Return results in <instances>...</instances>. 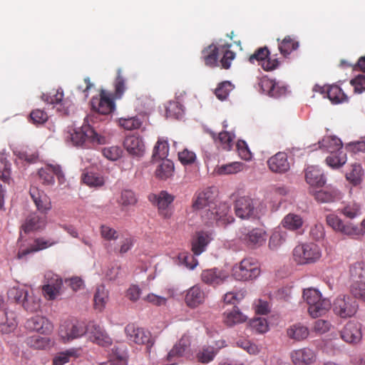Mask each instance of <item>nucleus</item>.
<instances>
[{
    "label": "nucleus",
    "mask_w": 365,
    "mask_h": 365,
    "mask_svg": "<svg viewBox=\"0 0 365 365\" xmlns=\"http://www.w3.org/2000/svg\"><path fill=\"white\" fill-rule=\"evenodd\" d=\"M215 192L211 187H208L197 195L192 207L196 210H205L208 220L223 223L232 222L233 217L228 216L230 207L226 203H220L217 207L215 202Z\"/></svg>",
    "instance_id": "obj_1"
},
{
    "label": "nucleus",
    "mask_w": 365,
    "mask_h": 365,
    "mask_svg": "<svg viewBox=\"0 0 365 365\" xmlns=\"http://www.w3.org/2000/svg\"><path fill=\"white\" fill-rule=\"evenodd\" d=\"M230 43H225L217 46L212 43L202 51V58L205 64L209 67H215L218 66V55L221 51L223 53L220 59V64L225 69H228L231 66V62L235 58V53L230 50Z\"/></svg>",
    "instance_id": "obj_2"
},
{
    "label": "nucleus",
    "mask_w": 365,
    "mask_h": 365,
    "mask_svg": "<svg viewBox=\"0 0 365 365\" xmlns=\"http://www.w3.org/2000/svg\"><path fill=\"white\" fill-rule=\"evenodd\" d=\"M322 256L320 247L314 242H306L297 245L293 250V259L301 265L314 264Z\"/></svg>",
    "instance_id": "obj_3"
},
{
    "label": "nucleus",
    "mask_w": 365,
    "mask_h": 365,
    "mask_svg": "<svg viewBox=\"0 0 365 365\" xmlns=\"http://www.w3.org/2000/svg\"><path fill=\"white\" fill-rule=\"evenodd\" d=\"M70 139L73 145L77 147L89 148L90 143L103 144L105 138L99 135L89 125L84 123L81 128L75 129L70 134Z\"/></svg>",
    "instance_id": "obj_4"
},
{
    "label": "nucleus",
    "mask_w": 365,
    "mask_h": 365,
    "mask_svg": "<svg viewBox=\"0 0 365 365\" xmlns=\"http://www.w3.org/2000/svg\"><path fill=\"white\" fill-rule=\"evenodd\" d=\"M260 274L258 262L253 258H245L234 266L232 275L239 281H248L256 279Z\"/></svg>",
    "instance_id": "obj_5"
},
{
    "label": "nucleus",
    "mask_w": 365,
    "mask_h": 365,
    "mask_svg": "<svg viewBox=\"0 0 365 365\" xmlns=\"http://www.w3.org/2000/svg\"><path fill=\"white\" fill-rule=\"evenodd\" d=\"M358 309V302L350 295L340 294L333 302V312L341 318L346 319L354 317Z\"/></svg>",
    "instance_id": "obj_6"
},
{
    "label": "nucleus",
    "mask_w": 365,
    "mask_h": 365,
    "mask_svg": "<svg viewBox=\"0 0 365 365\" xmlns=\"http://www.w3.org/2000/svg\"><path fill=\"white\" fill-rule=\"evenodd\" d=\"M63 280L58 275L48 272L45 274V284L42 287V292L48 300H54L61 294Z\"/></svg>",
    "instance_id": "obj_7"
},
{
    "label": "nucleus",
    "mask_w": 365,
    "mask_h": 365,
    "mask_svg": "<svg viewBox=\"0 0 365 365\" xmlns=\"http://www.w3.org/2000/svg\"><path fill=\"white\" fill-rule=\"evenodd\" d=\"M86 334V327L78 322L65 321L59 328V335L64 341L73 340Z\"/></svg>",
    "instance_id": "obj_8"
},
{
    "label": "nucleus",
    "mask_w": 365,
    "mask_h": 365,
    "mask_svg": "<svg viewBox=\"0 0 365 365\" xmlns=\"http://www.w3.org/2000/svg\"><path fill=\"white\" fill-rule=\"evenodd\" d=\"M125 332L128 340L136 344H146L151 346L153 344L150 332L135 326L134 324H128L125 328Z\"/></svg>",
    "instance_id": "obj_9"
},
{
    "label": "nucleus",
    "mask_w": 365,
    "mask_h": 365,
    "mask_svg": "<svg viewBox=\"0 0 365 365\" xmlns=\"http://www.w3.org/2000/svg\"><path fill=\"white\" fill-rule=\"evenodd\" d=\"M235 211L236 215L243 220L255 218L258 215L253 200L248 197H241L236 200Z\"/></svg>",
    "instance_id": "obj_10"
},
{
    "label": "nucleus",
    "mask_w": 365,
    "mask_h": 365,
    "mask_svg": "<svg viewBox=\"0 0 365 365\" xmlns=\"http://www.w3.org/2000/svg\"><path fill=\"white\" fill-rule=\"evenodd\" d=\"M86 334L88 338L99 346L107 347L112 344V339L98 324L89 322L86 327Z\"/></svg>",
    "instance_id": "obj_11"
},
{
    "label": "nucleus",
    "mask_w": 365,
    "mask_h": 365,
    "mask_svg": "<svg viewBox=\"0 0 365 365\" xmlns=\"http://www.w3.org/2000/svg\"><path fill=\"white\" fill-rule=\"evenodd\" d=\"M240 238L248 247L255 249L264 245L267 233L261 228H254L248 232L242 233Z\"/></svg>",
    "instance_id": "obj_12"
},
{
    "label": "nucleus",
    "mask_w": 365,
    "mask_h": 365,
    "mask_svg": "<svg viewBox=\"0 0 365 365\" xmlns=\"http://www.w3.org/2000/svg\"><path fill=\"white\" fill-rule=\"evenodd\" d=\"M91 106L93 110L103 115H108L115 109V103L110 95L101 91L100 98H93Z\"/></svg>",
    "instance_id": "obj_13"
},
{
    "label": "nucleus",
    "mask_w": 365,
    "mask_h": 365,
    "mask_svg": "<svg viewBox=\"0 0 365 365\" xmlns=\"http://www.w3.org/2000/svg\"><path fill=\"white\" fill-rule=\"evenodd\" d=\"M341 337L347 343H358L362 338L361 324L356 321L348 322L341 331Z\"/></svg>",
    "instance_id": "obj_14"
},
{
    "label": "nucleus",
    "mask_w": 365,
    "mask_h": 365,
    "mask_svg": "<svg viewBox=\"0 0 365 365\" xmlns=\"http://www.w3.org/2000/svg\"><path fill=\"white\" fill-rule=\"evenodd\" d=\"M314 91L319 92L322 94L326 93L329 99L333 103L337 104L346 102L348 101L347 96L337 85H331L327 86H320L319 85H316L314 88Z\"/></svg>",
    "instance_id": "obj_15"
},
{
    "label": "nucleus",
    "mask_w": 365,
    "mask_h": 365,
    "mask_svg": "<svg viewBox=\"0 0 365 365\" xmlns=\"http://www.w3.org/2000/svg\"><path fill=\"white\" fill-rule=\"evenodd\" d=\"M149 200L157 205L159 212L165 218L170 217L171 213L168 210L169 205L173 202L174 197L166 191H161L158 195H152Z\"/></svg>",
    "instance_id": "obj_16"
},
{
    "label": "nucleus",
    "mask_w": 365,
    "mask_h": 365,
    "mask_svg": "<svg viewBox=\"0 0 365 365\" xmlns=\"http://www.w3.org/2000/svg\"><path fill=\"white\" fill-rule=\"evenodd\" d=\"M270 170L274 173H284L290 168L287 154L284 152H278L267 160Z\"/></svg>",
    "instance_id": "obj_17"
},
{
    "label": "nucleus",
    "mask_w": 365,
    "mask_h": 365,
    "mask_svg": "<svg viewBox=\"0 0 365 365\" xmlns=\"http://www.w3.org/2000/svg\"><path fill=\"white\" fill-rule=\"evenodd\" d=\"M29 194L37 210L41 213H47L51 209L50 198L36 187H31Z\"/></svg>",
    "instance_id": "obj_18"
},
{
    "label": "nucleus",
    "mask_w": 365,
    "mask_h": 365,
    "mask_svg": "<svg viewBox=\"0 0 365 365\" xmlns=\"http://www.w3.org/2000/svg\"><path fill=\"white\" fill-rule=\"evenodd\" d=\"M228 277L227 274L217 268L203 270L201 273L202 281L208 285L217 286L223 283Z\"/></svg>",
    "instance_id": "obj_19"
},
{
    "label": "nucleus",
    "mask_w": 365,
    "mask_h": 365,
    "mask_svg": "<svg viewBox=\"0 0 365 365\" xmlns=\"http://www.w3.org/2000/svg\"><path fill=\"white\" fill-rule=\"evenodd\" d=\"M206 294L199 285L190 287L186 292L185 302L190 308H196L203 304Z\"/></svg>",
    "instance_id": "obj_20"
},
{
    "label": "nucleus",
    "mask_w": 365,
    "mask_h": 365,
    "mask_svg": "<svg viewBox=\"0 0 365 365\" xmlns=\"http://www.w3.org/2000/svg\"><path fill=\"white\" fill-rule=\"evenodd\" d=\"M291 358L295 365H309L316 361V354L312 349L305 347L293 351Z\"/></svg>",
    "instance_id": "obj_21"
},
{
    "label": "nucleus",
    "mask_w": 365,
    "mask_h": 365,
    "mask_svg": "<svg viewBox=\"0 0 365 365\" xmlns=\"http://www.w3.org/2000/svg\"><path fill=\"white\" fill-rule=\"evenodd\" d=\"M27 329L41 334H48L53 329L51 323L42 316H35L28 319L26 322Z\"/></svg>",
    "instance_id": "obj_22"
},
{
    "label": "nucleus",
    "mask_w": 365,
    "mask_h": 365,
    "mask_svg": "<svg viewBox=\"0 0 365 365\" xmlns=\"http://www.w3.org/2000/svg\"><path fill=\"white\" fill-rule=\"evenodd\" d=\"M45 226V217H40L38 214L34 212L29 215L26 217L21 228L25 233H29L43 230Z\"/></svg>",
    "instance_id": "obj_23"
},
{
    "label": "nucleus",
    "mask_w": 365,
    "mask_h": 365,
    "mask_svg": "<svg viewBox=\"0 0 365 365\" xmlns=\"http://www.w3.org/2000/svg\"><path fill=\"white\" fill-rule=\"evenodd\" d=\"M212 240V233L207 231L197 232L192 241V251L194 255H200Z\"/></svg>",
    "instance_id": "obj_24"
},
{
    "label": "nucleus",
    "mask_w": 365,
    "mask_h": 365,
    "mask_svg": "<svg viewBox=\"0 0 365 365\" xmlns=\"http://www.w3.org/2000/svg\"><path fill=\"white\" fill-rule=\"evenodd\" d=\"M123 145L126 150L134 156L140 157L145 151L144 143L138 136H127L124 140Z\"/></svg>",
    "instance_id": "obj_25"
},
{
    "label": "nucleus",
    "mask_w": 365,
    "mask_h": 365,
    "mask_svg": "<svg viewBox=\"0 0 365 365\" xmlns=\"http://www.w3.org/2000/svg\"><path fill=\"white\" fill-rule=\"evenodd\" d=\"M306 182L312 187H323L326 183L324 173L316 166H309L305 171Z\"/></svg>",
    "instance_id": "obj_26"
},
{
    "label": "nucleus",
    "mask_w": 365,
    "mask_h": 365,
    "mask_svg": "<svg viewBox=\"0 0 365 365\" xmlns=\"http://www.w3.org/2000/svg\"><path fill=\"white\" fill-rule=\"evenodd\" d=\"M287 334L289 339L295 341H302L308 337L309 329L302 323H296L287 328Z\"/></svg>",
    "instance_id": "obj_27"
},
{
    "label": "nucleus",
    "mask_w": 365,
    "mask_h": 365,
    "mask_svg": "<svg viewBox=\"0 0 365 365\" xmlns=\"http://www.w3.org/2000/svg\"><path fill=\"white\" fill-rule=\"evenodd\" d=\"M128 349L124 343L114 345L110 359L114 365H128Z\"/></svg>",
    "instance_id": "obj_28"
},
{
    "label": "nucleus",
    "mask_w": 365,
    "mask_h": 365,
    "mask_svg": "<svg viewBox=\"0 0 365 365\" xmlns=\"http://www.w3.org/2000/svg\"><path fill=\"white\" fill-rule=\"evenodd\" d=\"M346 153L344 151L342 148L329 153L326 158V163L330 168L336 169L342 167L346 163Z\"/></svg>",
    "instance_id": "obj_29"
},
{
    "label": "nucleus",
    "mask_w": 365,
    "mask_h": 365,
    "mask_svg": "<svg viewBox=\"0 0 365 365\" xmlns=\"http://www.w3.org/2000/svg\"><path fill=\"white\" fill-rule=\"evenodd\" d=\"M331 302L326 298H322L319 302L309 306L308 312L313 318H317L327 313L331 307Z\"/></svg>",
    "instance_id": "obj_30"
},
{
    "label": "nucleus",
    "mask_w": 365,
    "mask_h": 365,
    "mask_svg": "<svg viewBox=\"0 0 365 365\" xmlns=\"http://www.w3.org/2000/svg\"><path fill=\"white\" fill-rule=\"evenodd\" d=\"M189 346L190 341L188 337L183 336L168 353V360L171 361L176 358L182 356Z\"/></svg>",
    "instance_id": "obj_31"
},
{
    "label": "nucleus",
    "mask_w": 365,
    "mask_h": 365,
    "mask_svg": "<svg viewBox=\"0 0 365 365\" xmlns=\"http://www.w3.org/2000/svg\"><path fill=\"white\" fill-rule=\"evenodd\" d=\"M246 319L247 317L235 307L232 311L223 314V322L227 327H233L235 324L245 322Z\"/></svg>",
    "instance_id": "obj_32"
},
{
    "label": "nucleus",
    "mask_w": 365,
    "mask_h": 365,
    "mask_svg": "<svg viewBox=\"0 0 365 365\" xmlns=\"http://www.w3.org/2000/svg\"><path fill=\"white\" fill-rule=\"evenodd\" d=\"M246 168L245 163L241 162H232L217 166L215 171L218 175H232L243 171Z\"/></svg>",
    "instance_id": "obj_33"
},
{
    "label": "nucleus",
    "mask_w": 365,
    "mask_h": 365,
    "mask_svg": "<svg viewBox=\"0 0 365 365\" xmlns=\"http://www.w3.org/2000/svg\"><path fill=\"white\" fill-rule=\"evenodd\" d=\"M304 220L299 215L287 214L282 221V226L291 231H296L302 227Z\"/></svg>",
    "instance_id": "obj_34"
},
{
    "label": "nucleus",
    "mask_w": 365,
    "mask_h": 365,
    "mask_svg": "<svg viewBox=\"0 0 365 365\" xmlns=\"http://www.w3.org/2000/svg\"><path fill=\"white\" fill-rule=\"evenodd\" d=\"M313 195L317 202L322 203L331 202L340 197V193L336 189L320 190L315 192Z\"/></svg>",
    "instance_id": "obj_35"
},
{
    "label": "nucleus",
    "mask_w": 365,
    "mask_h": 365,
    "mask_svg": "<svg viewBox=\"0 0 365 365\" xmlns=\"http://www.w3.org/2000/svg\"><path fill=\"white\" fill-rule=\"evenodd\" d=\"M55 244H56V242L53 240H46L43 237L36 238L30 248L22 250L21 253H19V256L21 257L22 255H26L31 252H38L39 250L46 249Z\"/></svg>",
    "instance_id": "obj_36"
},
{
    "label": "nucleus",
    "mask_w": 365,
    "mask_h": 365,
    "mask_svg": "<svg viewBox=\"0 0 365 365\" xmlns=\"http://www.w3.org/2000/svg\"><path fill=\"white\" fill-rule=\"evenodd\" d=\"M319 148L326 150L329 153L342 148L341 140L336 136H326L319 142Z\"/></svg>",
    "instance_id": "obj_37"
},
{
    "label": "nucleus",
    "mask_w": 365,
    "mask_h": 365,
    "mask_svg": "<svg viewBox=\"0 0 365 365\" xmlns=\"http://www.w3.org/2000/svg\"><path fill=\"white\" fill-rule=\"evenodd\" d=\"M174 172V164L170 160H163L155 170V176L160 180H166L171 177Z\"/></svg>",
    "instance_id": "obj_38"
},
{
    "label": "nucleus",
    "mask_w": 365,
    "mask_h": 365,
    "mask_svg": "<svg viewBox=\"0 0 365 365\" xmlns=\"http://www.w3.org/2000/svg\"><path fill=\"white\" fill-rule=\"evenodd\" d=\"M81 180L84 184L91 187H99L104 185L105 180L102 175L93 172H85Z\"/></svg>",
    "instance_id": "obj_39"
},
{
    "label": "nucleus",
    "mask_w": 365,
    "mask_h": 365,
    "mask_svg": "<svg viewBox=\"0 0 365 365\" xmlns=\"http://www.w3.org/2000/svg\"><path fill=\"white\" fill-rule=\"evenodd\" d=\"M108 299V292L105 287H98L94 294V308L98 312H102Z\"/></svg>",
    "instance_id": "obj_40"
},
{
    "label": "nucleus",
    "mask_w": 365,
    "mask_h": 365,
    "mask_svg": "<svg viewBox=\"0 0 365 365\" xmlns=\"http://www.w3.org/2000/svg\"><path fill=\"white\" fill-rule=\"evenodd\" d=\"M42 100L48 104L64 106L66 101H63V92L61 88L52 90L48 93L42 95Z\"/></svg>",
    "instance_id": "obj_41"
},
{
    "label": "nucleus",
    "mask_w": 365,
    "mask_h": 365,
    "mask_svg": "<svg viewBox=\"0 0 365 365\" xmlns=\"http://www.w3.org/2000/svg\"><path fill=\"white\" fill-rule=\"evenodd\" d=\"M364 170L359 163H354L351 165V170L346 174V178L353 185H357L362 181Z\"/></svg>",
    "instance_id": "obj_42"
},
{
    "label": "nucleus",
    "mask_w": 365,
    "mask_h": 365,
    "mask_svg": "<svg viewBox=\"0 0 365 365\" xmlns=\"http://www.w3.org/2000/svg\"><path fill=\"white\" fill-rule=\"evenodd\" d=\"M298 47V41H295L290 36H285L278 44L279 50L284 56L290 54L293 51L297 50Z\"/></svg>",
    "instance_id": "obj_43"
},
{
    "label": "nucleus",
    "mask_w": 365,
    "mask_h": 365,
    "mask_svg": "<svg viewBox=\"0 0 365 365\" xmlns=\"http://www.w3.org/2000/svg\"><path fill=\"white\" fill-rule=\"evenodd\" d=\"M143 123V118L140 116L120 118L118 119L119 125L125 130H128L140 128L142 126Z\"/></svg>",
    "instance_id": "obj_44"
},
{
    "label": "nucleus",
    "mask_w": 365,
    "mask_h": 365,
    "mask_svg": "<svg viewBox=\"0 0 365 365\" xmlns=\"http://www.w3.org/2000/svg\"><path fill=\"white\" fill-rule=\"evenodd\" d=\"M212 137L215 141H218L225 150L231 149L233 145V140L235 138L233 133L227 131H222L218 135L215 133H212Z\"/></svg>",
    "instance_id": "obj_45"
},
{
    "label": "nucleus",
    "mask_w": 365,
    "mask_h": 365,
    "mask_svg": "<svg viewBox=\"0 0 365 365\" xmlns=\"http://www.w3.org/2000/svg\"><path fill=\"white\" fill-rule=\"evenodd\" d=\"M54 165H48L45 168H41L38 175L42 184L45 185H53L54 184Z\"/></svg>",
    "instance_id": "obj_46"
},
{
    "label": "nucleus",
    "mask_w": 365,
    "mask_h": 365,
    "mask_svg": "<svg viewBox=\"0 0 365 365\" xmlns=\"http://www.w3.org/2000/svg\"><path fill=\"white\" fill-rule=\"evenodd\" d=\"M26 342L28 346L35 349H44L50 345V340L48 337L41 336L38 334L28 337Z\"/></svg>",
    "instance_id": "obj_47"
},
{
    "label": "nucleus",
    "mask_w": 365,
    "mask_h": 365,
    "mask_svg": "<svg viewBox=\"0 0 365 365\" xmlns=\"http://www.w3.org/2000/svg\"><path fill=\"white\" fill-rule=\"evenodd\" d=\"M351 277L354 282H365V262H357L349 269Z\"/></svg>",
    "instance_id": "obj_48"
},
{
    "label": "nucleus",
    "mask_w": 365,
    "mask_h": 365,
    "mask_svg": "<svg viewBox=\"0 0 365 365\" xmlns=\"http://www.w3.org/2000/svg\"><path fill=\"white\" fill-rule=\"evenodd\" d=\"M217 353V350L213 346H203L197 354V359L199 362L207 364L212 361Z\"/></svg>",
    "instance_id": "obj_49"
},
{
    "label": "nucleus",
    "mask_w": 365,
    "mask_h": 365,
    "mask_svg": "<svg viewBox=\"0 0 365 365\" xmlns=\"http://www.w3.org/2000/svg\"><path fill=\"white\" fill-rule=\"evenodd\" d=\"M80 355L79 350L71 349L66 352L58 354L53 359V365H63L69 361L70 357L77 358Z\"/></svg>",
    "instance_id": "obj_50"
},
{
    "label": "nucleus",
    "mask_w": 365,
    "mask_h": 365,
    "mask_svg": "<svg viewBox=\"0 0 365 365\" xmlns=\"http://www.w3.org/2000/svg\"><path fill=\"white\" fill-rule=\"evenodd\" d=\"M114 97L115 98H121L126 90L125 78L122 76V69L117 70V76L114 81Z\"/></svg>",
    "instance_id": "obj_51"
},
{
    "label": "nucleus",
    "mask_w": 365,
    "mask_h": 365,
    "mask_svg": "<svg viewBox=\"0 0 365 365\" xmlns=\"http://www.w3.org/2000/svg\"><path fill=\"white\" fill-rule=\"evenodd\" d=\"M285 240L286 233L280 230H276L270 236L268 246L270 250H275L285 242Z\"/></svg>",
    "instance_id": "obj_52"
},
{
    "label": "nucleus",
    "mask_w": 365,
    "mask_h": 365,
    "mask_svg": "<svg viewBox=\"0 0 365 365\" xmlns=\"http://www.w3.org/2000/svg\"><path fill=\"white\" fill-rule=\"evenodd\" d=\"M5 317L6 321L5 322H1V333H10L14 331L16 326L17 323L16 321V315L14 312H5Z\"/></svg>",
    "instance_id": "obj_53"
},
{
    "label": "nucleus",
    "mask_w": 365,
    "mask_h": 365,
    "mask_svg": "<svg viewBox=\"0 0 365 365\" xmlns=\"http://www.w3.org/2000/svg\"><path fill=\"white\" fill-rule=\"evenodd\" d=\"M350 292L355 299L365 302V282H354L350 287Z\"/></svg>",
    "instance_id": "obj_54"
},
{
    "label": "nucleus",
    "mask_w": 365,
    "mask_h": 365,
    "mask_svg": "<svg viewBox=\"0 0 365 365\" xmlns=\"http://www.w3.org/2000/svg\"><path fill=\"white\" fill-rule=\"evenodd\" d=\"M234 86L230 81L220 83L215 91L217 98L221 101L225 100Z\"/></svg>",
    "instance_id": "obj_55"
},
{
    "label": "nucleus",
    "mask_w": 365,
    "mask_h": 365,
    "mask_svg": "<svg viewBox=\"0 0 365 365\" xmlns=\"http://www.w3.org/2000/svg\"><path fill=\"white\" fill-rule=\"evenodd\" d=\"M28 291L24 288L12 287L8 291V297L18 304H21L27 297Z\"/></svg>",
    "instance_id": "obj_56"
},
{
    "label": "nucleus",
    "mask_w": 365,
    "mask_h": 365,
    "mask_svg": "<svg viewBox=\"0 0 365 365\" xmlns=\"http://www.w3.org/2000/svg\"><path fill=\"white\" fill-rule=\"evenodd\" d=\"M21 304L26 311L34 312L40 307V300L34 296L30 295L28 292L27 297H25V299H24Z\"/></svg>",
    "instance_id": "obj_57"
},
{
    "label": "nucleus",
    "mask_w": 365,
    "mask_h": 365,
    "mask_svg": "<svg viewBox=\"0 0 365 365\" xmlns=\"http://www.w3.org/2000/svg\"><path fill=\"white\" fill-rule=\"evenodd\" d=\"M303 298L309 306L319 302V300L322 297L319 290L313 288H309L304 289Z\"/></svg>",
    "instance_id": "obj_58"
},
{
    "label": "nucleus",
    "mask_w": 365,
    "mask_h": 365,
    "mask_svg": "<svg viewBox=\"0 0 365 365\" xmlns=\"http://www.w3.org/2000/svg\"><path fill=\"white\" fill-rule=\"evenodd\" d=\"M339 232L352 237L362 236L364 235V230L361 229V227H359L358 226H354L351 223H344Z\"/></svg>",
    "instance_id": "obj_59"
},
{
    "label": "nucleus",
    "mask_w": 365,
    "mask_h": 365,
    "mask_svg": "<svg viewBox=\"0 0 365 365\" xmlns=\"http://www.w3.org/2000/svg\"><path fill=\"white\" fill-rule=\"evenodd\" d=\"M341 212L346 217L353 219L361 214V207L356 202L349 203L341 209Z\"/></svg>",
    "instance_id": "obj_60"
},
{
    "label": "nucleus",
    "mask_w": 365,
    "mask_h": 365,
    "mask_svg": "<svg viewBox=\"0 0 365 365\" xmlns=\"http://www.w3.org/2000/svg\"><path fill=\"white\" fill-rule=\"evenodd\" d=\"M118 202L123 206L134 205L137 199L133 191L125 190L122 191Z\"/></svg>",
    "instance_id": "obj_61"
},
{
    "label": "nucleus",
    "mask_w": 365,
    "mask_h": 365,
    "mask_svg": "<svg viewBox=\"0 0 365 365\" xmlns=\"http://www.w3.org/2000/svg\"><path fill=\"white\" fill-rule=\"evenodd\" d=\"M250 326L251 329L257 333L263 334L268 331V324L267 320L262 317H258L250 321Z\"/></svg>",
    "instance_id": "obj_62"
},
{
    "label": "nucleus",
    "mask_w": 365,
    "mask_h": 365,
    "mask_svg": "<svg viewBox=\"0 0 365 365\" xmlns=\"http://www.w3.org/2000/svg\"><path fill=\"white\" fill-rule=\"evenodd\" d=\"M269 56V51L267 47H262L257 49L249 58L251 63L258 62L259 64Z\"/></svg>",
    "instance_id": "obj_63"
},
{
    "label": "nucleus",
    "mask_w": 365,
    "mask_h": 365,
    "mask_svg": "<svg viewBox=\"0 0 365 365\" xmlns=\"http://www.w3.org/2000/svg\"><path fill=\"white\" fill-rule=\"evenodd\" d=\"M100 233L101 237L107 241L116 240L118 238L117 230L106 225L100 227Z\"/></svg>",
    "instance_id": "obj_64"
}]
</instances>
